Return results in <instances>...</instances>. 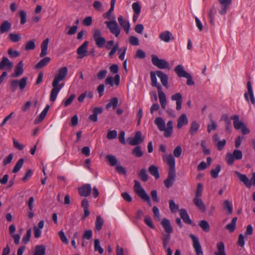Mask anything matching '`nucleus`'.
<instances>
[{
  "instance_id": "f257e3e1",
  "label": "nucleus",
  "mask_w": 255,
  "mask_h": 255,
  "mask_svg": "<svg viewBox=\"0 0 255 255\" xmlns=\"http://www.w3.org/2000/svg\"><path fill=\"white\" fill-rule=\"evenodd\" d=\"M67 73V68L63 67L60 68L56 74L52 83V89L50 95V101L51 102H54L56 101L58 93L64 86L63 84L59 85V83L65 79Z\"/></svg>"
},
{
  "instance_id": "f03ea898",
  "label": "nucleus",
  "mask_w": 255,
  "mask_h": 255,
  "mask_svg": "<svg viewBox=\"0 0 255 255\" xmlns=\"http://www.w3.org/2000/svg\"><path fill=\"white\" fill-rule=\"evenodd\" d=\"M155 124L157 126L158 129L160 131H164V136L166 137H169L173 133V122L169 121L165 126V123L161 117H157L154 121Z\"/></svg>"
},
{
  "instance_id": "7ed1b4c3",
  "label": "nucleus",
  "mask_w": 255,
  "mask_h": 255,
  "mask_svg": "<svg viewBox=\"0 0 255 255\" xmlns=\"http://www.w3.org/2000/svg\"><path fill=\"white\" fill-rule=\"evenodd\" d=\"M134 185L133 190L135 193L144 201L147 203L149 206H151V203L149 195L146 193L144 189L141 186L140 183L137 180L134 181Z\"/></svg>"
},
{
  "instance_id": "20e7f679",
  "label": "nucleus",
  "mask_w": 255,
  "mask_h": 255,
  "mask_svg": "<svg viewBox=\"0 0 255 255\" xmlns=\"http://www.w3.org/2000/svg\"><path fill=\"white\" fill-rule=\"evenodd\" d=\"M28 78L26 77H23L19 80H13L10 82V89L12 92H14L19 88L20 90H23L27 85Z\"/></svg>"
},
{
  "instance_id": "39448f33",
  "label": "nucleus",
  "mask_w": 255,
  "mask_h": 255,
  "mask_svg": "<svg viewBox=\"0 0 255 255\" xmlns=\"http://www.w3.org/2000/svg\"><path fill=\"white\" fill-rule=\"evenodd\" d=\"M104 23L112 34H114L116 37H119L121 33V29L115 17H113V20L106 21Z\"/></svg>"
},
{
  "instance_id": "423d86ee",
  "label": "nucleus",
  "mask_w": 255,
  "mask_h": 255,
  "mask_svg": "<svg viewBox=\"0 0 255 255\" xmlns=\"http://www.w3.org/2000/svg\"><path fill=\"white\" fill-rule=\"evenodd\" d=\"M93 37L97 46L99 48H103L106 43V40L102 36L101 31L96 28L93 29Z\"/></svg>"
},
{
  "instance_id": "0eeeda50",
  "label": "nucleus",
  "mask_w": 255,
  "mask_h": 255,
  "mask_svg": "<svg viewBox=\"0 0 255 255\" xmlns=\"http://www.w3.org/2000/svg\"><path fill=\"white\" fill-rule=\"evenodd\" d=\"M243 157V152L241 150H234L232 153H229L227 154L226 160L229 165H232L235 160L241 159Z\"/></svg>"
},
{
  "instance_id": "6e6552de",
  "label": "nucleus",
  "mask_w": 255,
  "mask_h": 255,
  "mask_svg": "<svg viewBox=\"0 0 255 255\" xmlns=\"http://www.w3.org/2000/svg\"><path fill=\"white\" fill-rule=\"evenodd\" d=\"M151 61L152 64L159 69L167 68L170 69L168 63L164 59H159L156 55H151Z\"/></svg>"
},
{
  "instance_id": "1a4fd4ad",
  "label": "nucleus",
  "mask_w": 255,
  "mask_h": 255,
  "mask_svg": "<svg viewBox=\"0 0 255 255\" xmlns=\"http://www.w3.org/2000/svg\"><path fill=\"white\" fill-rule=\"evenodd\" d=\"M162 159L164 162H166L169 165V171H175V160L171 154L163 155Z\"/></svg>"
},
{
  "instance_id": "9d476101",
  "label": "nucleus",
  "mask_w": 255,
  "mask_h": 255,
  "mask_svg": "<svg viewBox=\"0 0 255 255\" xmlns=\"http://www.w3.org/2000/svg\"><path fill=\"white\" fill-rule=\"evenodd\" d=\"M189 236L192 240L193 247L195 250L196 255H203L201 246L199 243L198 239L193 234H190Z\"/></svg>"
},
{
  "instance_id": "9b49d317",
  "label": "nucleus",
  "mask_w": 255,
  "mask_h": 255,
  "mask_svg": "<svg viewBox=\"0 0 255 255\" xmlns=\"http://www.w3.org/2000/svg\"><path fill=\"white\" fill-rule=\"evenodd\" d=\"M128 143L131 145H136L142 142L143 139L141 136V132L140 131L136 132L133 137L128 138Z\"/></svg>"
},
{
  "instance_id": "f8f14e48",
  "label": "nucleus",
  "mask_w": 255,
  "mask_h": 255,
  "mask_svg": "<svg viewBox=\"0 0 255 255\" xmlns=\"http://www.w3.org/2000/svg\"><path fill=\"white\" fill-rule=\"evenodd\" d=\"M175 171H169L167 178L164 181V185L167 188L171 187L175 180Z\"/></svg>"
},
{
  "instance_id": "ddd939ff",
  "label": "nucleus",
  "mask_w": 255,
  "mask_h": 255,
  "mask_svg": "<svg viewBox=\"0 0 255 255\" xmlns=\"http://www.w3.org/2000/svg\"><path fill=\"white\" fill-rule=\"evenodd\" d=\"M221 4V9L219 13L221 15H224L227 13L228 9L232 4V0H218Z\"/></svg>"
},
{
  "instance_id": "4468645a",
  "label": "nucleus",
  "mask_w": 255,
  "mask_h": 255,
  "mask_svg": "<svg viewBox=\"0 0 255 255\" xmlns=\"http://www.w3.org/2000/svg\"><path fill=\"white\" fill-rule=\"evenodd\" d=\"M247 89H248V93H246L244 95L245 98L246 100L249 102V95L250 98L251 102L253 105L255 104V99L253 93V90L252 86V83L250 81H249L247 82Z\"/></svg>"
},
{
  "instance_id": "2eb2a0df",
  "label": "nucleus",
  "mask_w": 255,
  "mask_h": 255,
  "mask_svg": "<svg viewBox=\"0 0 255 255\" xmlns=\"http://www.w3.org/2000/svg\"><path fill=\"white\" fill-rule=\"evenodd\" d=\"M120 25L124 29L127 34H128L130 24L128 20L124 18L122 15H119L118 18Z\"/></svg>"
},
{
  "instance_id": "dca6fc26",
  "label": "nucleus",
  "mask_w": 255,
  "mask_h": 255,
  "mask_svg": "<svg viewBox=\"0 0 255 255\" xmlns=\"http://www.w3.org/2000/svg\"><path fill=\"white\" fill-rule=\"evenodd\" d=\"M91 186L89 184H86L78 189L80 196L84 197L88 196L91 192Z\"/></svg>"
},
{
  "instance_id": "f3484780",
  "label": "nucleus",
  "mask_w": 255,
  "mask_h": 255,
  "mask_svg": "<svg viewBox=\"0 0 255 255\" xmlns=\"http://www.w3.org/2000/svg\"><path fill=\"white\" fill-rule=\"evenodd\" d=\"M159 37L161 41L166 43H168L170 40H173L174 39L172 34L167 30L161 32L159 34Z\"/></svg>"
},
{
  "instance_id": "a211bd4d",
  "label": "nucleus",
  "mask_w": 255,
  "mask_h": 255,
  "mask_svg": "<svg viewBox=\"0 0 255 255\" xmlns=\"http://www.w3.org/2000/svg\"><path fill=\"white\" fill-rule=\"evenodd\" d=\"M13 67V63L6 57H3L0 62V70L6 68L10 70Z\"/></svg>"
},
{
  "instance_id": "6ab92c4d",
  "label": "nucleus",
  "mask_w": 255,
  "mask_h": 255,
  "mask_svg": "<svg viewBox=\"0 0 255 255\" xmlns=\"http://www.w3.org/2000/svg\"><path fill=\"white\" fill-rule=\"evenodd\" d=\"M88 42L85 41L77 50V53L79 55L80 58H82L86 56L87 54V47Z\"/></svg>"
},
{
  "instance_id": "aec40b11",
  "label": "nucleus",
  "mask_w": 255,
  "mask_h": 255,
  "mask_svg": "<svg viewBox=\"0 0 255 255\" xmlns=\"http://www.w3.org/2000/svg\"><path fill=\"white\" fill-rule=\"evenodd\" d=\"M235 174L237 175L238 178H239L240 180L244 183V184L247 187H251L252 185V181L251 179H250L246 175L241 174V173L235 171Z\"/></svg>"
},
{
  "instance_id": "412c9836",
  "label": "nucleus",
  "mask_w": 255,
  "mask_h": 255,
  "mask_svg": "<svg viewBox=\"0 0 255 255\" xmlns=\"http://www.w3.org/2000/svg\"><path fill=\"white\" fill-rule=\"evenodd\" d=\"M120 82V75L117 74L114 78L112 76L108 77L105 80V83L107 85H110L111 87L113 86L114 84L119 85Z\"/></svg>"
},
{
  "instance_id": "4be33fe9",
  "label": "nucleus",
  "mask_w": 255,
  "mask_h": 255,
  "mask_svg": "<svg viewBox=\"0 0 255 255\" xmlns=\"http://www.w3.org/2000/svg\"><path fill=\"white\" fill-rule=\"evenodd\" d=\"M23 63L22 61H19L14 69V73L12 74L13 77L17 78L23 73Z\"/></svg>"
},
{
  "instance_id": "5701e85b",
  "label": "nucleus",
  "mask_w": 255,
  "mask_h": 255,
  "mask_svg": "<svg viewBox=\"0 0 255 255\" xmlns=\"http://www.w3.org/2000/svg\"><path fill=\"white\" fill-rule=\"evenodd\" d=\"M171 99L172 101H176V109L178 111L180 110L181 109L182 103V97L181 94L179 93H176L171 96Z\"/></svg>"
},
{
  "instance_id": "b1692460",
  "label": "nucleus",
  "mask_w": 255,
  "mask_h": 255,
  "mask_svg": "<svg viewBox=\"0 0 255 255\" xmlns=\"http://www.w3.org/2000/svg\"><path fill=\"white\" fill-rule=\"evenodd\" d=\"M156 74L160 79L161 83L163 86L166 87V88H168V76L160 71H156Z\"/></svg>"
},
{
  "instance_id": "393cba45",
  "label": "nucleus",
  "mask_w": 255,
  "mask_h": 255,
  "mask_svg": "<svg viewBox=\"0 0 255 255\" xmlns=\"http://www.w3.org/2000/svg\"><path fill=\"white\" fill-rule=\"evenodd\" d=\"M158 94L161 107L164 109L167 104V100L165 93L162 91V89L160 90V87H158Z\"/></svg>"
},
{
  "instance_id": "a878e982",
  "label": "nucleus",
  "mask_w": 255,
  "mask_h": 255,
  "mask_svg": "<svg viewBox=\"0 0 255 255\" xmlns=\"http://www.w3.org/2000/svg\"><path fill=\"white\" fill-rule=\"evenodd\" d=\"M174 71L177 75V76L181 77H187V76L189 74L186 71L184 70V67L181 65H177L174 69Z\"/></svg>"
},
{
  "instance_id": "bb28decb",
  "label": "nucleus",
  "mask_w": 255,
  "mask_h": 255,
  "mask_svg": "<svg viewBox=\"0 0 255 255\" xmlns=\"http://www.w3.org/2000/svg\"><path fill=\"white\" fill-rule=\"evenodd\" d=\"M177 122V128L178 129L181 128L184 125H187L188 120L186 114H182L178 119Z\"/></svg>"
},
{
  "instance_id": "cd10ccee",
  "label": "nucleus",
  "mask_w": 255,
  "mask_h": 255,
  "mask_svg": "<svg viewBox=\"0 0 255 255\" xmlns=\"http://www.w3.org/2000/svg\"><path fill=\"white\" fill-rule=\"evenodd\" d=\"M49 43V39L46 38L44 39L41 44V53L40 57H43L47 54V49Z\"/></svg>"
},
{
  "instance_id": "c85d7f7f",
  "label": "nucleus",
  "mask_w": 255,
  "mask_h": 255,
  "mask_svg": "<svg viewBox=\"0 0 255 255\" xmlns=\"http://www.w3.org/2000/svg\"><path fill=\"white\" fill-rule=\"evenodd\" d=\"M161 224L166 233L169 234L172 233L173 229L168 219L164 218L161 221Z\"/></svg>"
},
{
  "instance_id": "c756f323",
  "label": "nucleus",
  "mask_w": 255,
  "mask_h": 255,
  "mask_svg": "<svg viewBox=\"0 0 255 255\" xmlns=\"http://www.w3.org/2000/svg\"><path fill=\"white\" fill-rule=\"evenodd\" d=\"M230 118L233 120L234 126L236 129H240L245 125L244 123L239 121V117L238 115H234Z\"/></svg>"
},
{
  "instance_id": "7c9ffc66",
  "label": "nucleus",
  "mask_w": 255,
  "mask_h": 255,
  "mask_svg": "<svg viewBox=\"0 0 255 255\" xmlns=\"http://www.w3.org/2000/svg\"><path fill=\"white\" fill-rule=\"evenodd\" d=\"M193 202L194 204L202 212H205L206 207L202 200L200 198L195 197Z\"/></svg>"
},
{
  "instance_id": "2f4dec72",
  "label": "nucleus",
  "mask_w": 255,
  "mask_h": 255,
  "mask_svg": "<svg viewBox=\"0 0 255 255\" xmlns=\"http://www.w3.org/2000/svg\"><path fill=\"white\" fill-rule=\"evenodd\" d=\"M179 212L181 218L185 223L188 224H191L192 221L190 219L189 215L185 209H181L179 210Z\"/></svg>"
},
{
  "instance_id": "473e14b6",
  "label": "nucleus",
  "mask_w": 255,
  "mask_h": 255,
  "mask_svg": "<svg viewBox=\"0 0 255 255\" xmlns=\"http://www.w3.org/2000/svg\"><path fill=\"white\" fill-rule=\"evenodd\" d=\"M49 106L48 105H47L45 107V108L42 111V112L40 113L39 116L35 119V120L34 121V122L35 124L39 123L43 120V119L45 118V117H46V116L47 115V113L49 110Z\"/></svg>"
},
{
  "instance_id": "72a5a7b5",
  "label": "nucleus",
  "mask_w": 255,
  "mask_h": 255,
  "mask_svg": "<svg viewBox=\"0 0 255 255\" xmlns=\"http://www.w3.org/2000/svg\"><path fill=\"white\" fill-rule=\"evenodd\" d=\"M218 251L214 253L215 255H226L225 251L224 244L221 242L217 244Z\"/></svg>"
},
{
  "instance_id": "f704fd0d",
  "label": "nucleus",
  "mask_w": 255,
  "mask_h": 255,
  "mask_svg": "<svg viewBox=\"0 0 255 255\" xmlns=\"http://www.w3.org/2000/svg\"><path fill=\"white\" fill-rule=\"evenodd\" d=\"M200 128V125L197 122L194 121L192 123L189 129V133L191 135H195Z\"/></svg>"
},
{
  "instance_id": "c9c22d12",
  "label": "nucleus",
  "mask_w": 255,
  "mask_h": 255,
  "mask_svg": "<svg viewBox=\"0 0 255 255\" xmlns=\"http://www.w3.org/2000/svg\"><path fill=\"white\" fill-rule=\"evenodd\" d=\"M148 171L149 172L150 174L151 175L154 176L156 179H158L159 178L158 169L156 166L152 165L149 166L148 168Z\"/></svg>"
},
{
  "instance_id": "e433bc0d",
  "label": "nucleus",
  "mask_w": 255,
  "mask_h": 255,
  "mask_svg": "<svg viewBox=\"0 0 255 255\" xmlns=\"http://www.w3.org/2000/svg\"><path fill=\"white\" fill-rule=\"evenodd\" d=\"M150 77H151V81L152 86L156 87L158 91V87H160V90H161L162 87L160 84L157 83V80L156 77V75L155 74V73L153 72H150Z\"/></svg>"
},
{
  "instance_id": "4c0bfd02",
  "label": "nucleus",
  "mask_w": 255,
  "mask_h": 255,
  "mask_svg": "<svg viewBox=\"0 0 255 255\" xmlns=\"http://www.w3.org/2000/svg\"><path fill=\"white\" fill-rule=\"evenodd\" d=\"M11 23L6 20L2 22L0 27V31L1 33H3L8 31L11 28Z\"/></svg>"
},
{
  "instance_id": "58836bf2",
  "label": "nucleus",
  "mask_w": 255,
  "mask_h": 255,
  "mask_svg": "<svg viewBox=\"0 0 255 255\" xmlns=\"http://www.w3.org/2000/svg\"><path fill=\"white\" fill-rule=\"evenodd\" d=\"M50 61V58L46 57L41 59L36 65L35 68L40 69L46 66Z\"/></svg>"
},
{
  "instance_id": "ea45409f",
  "label": "nucleus",
  "mask_w": 255,
  "mask_h": 255,
  "mask_svg": "<svg viewBox=\"0 0 255 255\" xmlns=\"http://www.w3.org/2000/svg\"><path fill=\"white\" fill-rule=\"evenodd\" d=\"M237 221V217L233 218L231 222L226 226V229L229 230L230 232H233L236 228Z\"/></svg>"
},
{
  "instance_id": "a19ab883",
  "label": "nucleus",
  "mask_w": 255,
  "mask_h": 255,
  "mask_svg": "<svg viewBox=\"0 0 255 255\" xmlns=\"http://www.w3.org/2000/svg\"><path fill=\"white\" fill-rule=\"evenodd\" d=\"M216 14V9L213 6L211 7L208 13V17L209 18V22L210 23L214 25V19Z\"/></svg>"
},
{
  "instance_id": "79ce46f5",
  "label": "nucleus",
  "mask_w": 255,
  "mask_h": 255,
  "mask_svg": "<svg viewBox=\"0 0 255 255\" xmlns=\"http://www.w3.org/2000/svg\"><path fill=\"white\" fill-rule=\"evenodd\" d=\"M106 158L109 164L112 166H115L117 164V162H118L117 159L116 158V157L115 156H114L113 155H111V154L107 155L106 156Z\"/></svg>"
},
{
  "instance_id": "37998d69",
  "label": "nucleus",
  "mask_w": 255,
  "mask_h": 255,
  "mask_svg": "<svg viewBox=\"0 0 255 255\" xmlns=\"http://www.w3.org/2000/svg\"><path fill=\"white\" fill-rule=\"evenodd\" d=\"M45 248L43 245L36 246L35 247L34 255H45Z\"/></svg>"
},
{
  "instance_id": "c03bdc74",
  "label": "nucleus",
  "mask_w": 255,
  "mask_h": 255,
  "mask_svg": "<svg viewBox=\"0 0 255 255\" xmlns=\"http://www.w3.org/2000/svg\"><path fill=\"white\" fill-rule=\"evenodd\" d=\"M118 99L117 98H112L109 103L106 105V108L109 109L113 107L114 109H116L118 104Z\"/></svg>"
},
{
  "instance_id": "a18cd8bd",
  "label": "nucleus",
  "mask_w": 255,
  "mask_h": 255,
  "mask_svg": "<svg viewBox=\"0 0 255 255\" xmlns=\"http://www.w3.org/2000/svg\"><path fill=\"white\" fill-rule=\"evenodd\" d=\"M199 226L201 229L206 232H209L210 231V226L209 223L205 220H202L199 223Z\"/></svg>"
},
{
  "instance_id": "49530a36",
  "label": "nucleus",
  "mask_w": 255,
  "mask_h": 255,
  "mask_svg": "<svg viewBox=\"0 0 255 255\" xmlns=\"http://www.w3.org/2000/svg\"><path fill=\"white\" fill-rule=\"evenodd\" d=\"M94 250L95 252H99L100 254L104 253V249L100 246V242L98 239H95L94 241Z\"/></svg>"
},
{
  "instance_id": "de8ad7c7",
  "label": "nucleus",
  "mask_w": 255,
  "mask_h": 255,
  "mask_svg": "<svg viewBox=\"0 0 255 255\" xmlns=\"http://www.w3.org/2000/svg\"><path fill=\"white\" fill-rule=\"evenodd\" d=\"M221 171V166L217 165L215 168L211 170V175L213 178H216L218 176L219 173Z\"/></svg>"
},
{
  "instance_id": "09e8293b",
  "label": "nucleus",
  "mask_w": 255,
  "mask_h": 255,
  "mask_svg": "<svg viewBox=\"0 0 255 255\" xmlns=\"http://www.w3.org/2000/svg\"><path fill=\"white\" fill-rule=\"evenodd\" d=\"M104 221L100 216H98L95 222V229L99 231L102 229Z\"/></svg>"
},
{
  "instance_id": "8fccbe9b",
  "label": "nucleus",
  "mask_w": 255,
  "mask_h": 255,
  "mask_svg": "<svg viewBox=\"0 0 255 255\" xmlns=\"http://www.w3.org/2000/svg\"><path fill=\"white\" fill-rule=\"evenodd\" d=\"M169 206L170 211L173 213H176L179 209L178 205L173 200H169Z\"/></svg>"
},
{
  "instance_id": "3c124183",
  "label": "nucleus",
  "mask_w": 255,
  "mask_h": 255,
  "mask_svg": "<svg viewBox=\"0 0 255 255\" xmlns=\"http://www.w3.org/2000/svg\"><path fill=\"white\" fill-rule=\"evenodd\" d=\"M8 38L12 42H17L21 39V36L19 34L10 33L8 35Z\"/></svg>"
},
{
  "instance_id": "603ef678",
  "label": "nucleus",
  "mask_w": 255,
  "mask_h": 255,
  "mask_svg": "<svg viewBox=\"0 0 255 255\" xmlns=\"http://www.w3.org/2000/svg\"><path fill=\"white\" fill-rule=\"evenodd\" d=\"M132 153L137 157H141L143 155V152L139 146H135L132 150Z\"/></svg>"
},
{
  "instance_id": "864d4df0",
  "label": "nucleus",
  "mask_w": 255,
  "mask_h": 255,
  "mask_svg": "<svg viewBox=\"0 0 255 255\" xmlns=\"http://www.w3.org/2000/svg\"><path fill=\"white\" fill-rule=\"evenodd\" d=\"M223 207L224 209L228 210V213L231 214L233 211V206L231 202L228 200H225L223 204Z\"/></svg>"
},
{
  "instance_id": "5fc2aeb1",
  "label": "nucleus",
  "mask_w": 255,
  "mask_h": 255,
  "mask_svg": "<svg viewBox=\"0 0 255 255\" xmlns=\"http://www.w3.org/2000/svg\"><path fill=\"white\" fill-rule=\"evenodd\" d=\"M24 162V160L22 158L20 159L16 163L14 168L12 170L13 173L17 172L21 168Z\"/></svg>"
},
{
  "instance_id": "6e6d98bb",
  "label": "nucleus",
  "mask_w": 255,
  "mask_h": 255,
  "mask_svg": "<svg viewBox=\"0 0 255 255\" xmlns=\"http://www.w3.org/2000/svg\"><path fill=\"white\" fill-rule=\"evenodd\" d=\"M138 175L142 181L144 182H146V181H147L148 175L145 169H141Z\"/></svg>"
},
{
  "instance_id": "4d7b16f0",
  "label": "nucleus",
  "mask_w": 255,
  "mask_h": 255,
  "mask_svg": "<svg viewBox=\"0 0 255 255\" xmlns=\"http://www.w3.org/2000/svg\"><path fill=\"white\" fill-rule=\"evenodd\" d=\"M132 8L134 13L140 14L141 11V6L138 2H133L132 4Z\"/></svg>"
},
{
  "instance_id": "13d9d810",
  "label": "nucleus",
  "mask_w": 255,
  "mask_h": 255,
  "mask_svg": "<svg viewBox=\"0 0 255 255\" xmlns=\"http://www.w3.org/2000/svg\"><path fill=\"white\" fill-rule=\"evenodd\" d=\"M210 122L211 124L208 125L207 126V131L208 133H210L212 130H215L217 127V125L214 121L211 119Z\"/></svg>"
},
{
  "instance_id": "bf43d9fd",
  "label": "nucleus",
  "mask_w": 255,
  "mask_h": 255,
  "mask_svg": "<svg viewBox=\"0 0 255 255\" xmlns=\"http://www.w3.org/2000/svg\"><path fill=\"white\" fill-rule=\"evenodd\" d=\"M75 98V94H72L68 99L64 100L63 101L64 106L67 107L69 106Z\"/></svg>"
},
{
  "instance_id": "052dcab7",
  "label": "nucleus",
  "mask_w": 255,
  "mask_h": 255,
  "mask_svg": "<svg viewBox=\"0 0 255 255\" xmlns=\"http://www.w3.org/2000/svg\"><path fill=\"white\" fill-rule=\"evenodd\" d=\"M35 48V44L34 40H30L25 44L26 50H33Z\"/></svg>"
},
{
  "instance_id": "680f3d73",
  "label": "nucleus",
  "mask_w": 255,
  "mask_h": 255,
  "mask_svg": "<svg viewBox=\"0 0 255 255\" xmlns=\"http://www.w3.org/2000/svg\"><path fill=\"white\" fill-rule=\"evenodd\" d=\"M144 223L150 228H155V226L153 224L151 218L149 216H145L144 217Z\"/></svg>"
},
{
  "instance_id": "e2e57ef3",
  "label": "nucleus",
  "mask_w": 255,
  "mask_h": 255,
  "mask_svg": "<svg viewBox=\"0 0 255 255\" xmlns=\"http://www.w3.org/2000/svg\"><path fill=\"white\" fill-rule=\"evenodd\" d=\"M203 185L201 183H198L195 194V197L200 198L202 194Z\"/></svg>"
},
{
  "instance_id": "0e129e2a",
  "label": "nucleus",
  "mask_w": 255,
  "mask_h": 255,
  "mask_svg": "<svg viewBox=\"0 0 255 255\" xmlns=\"http://www.w3.org/2000/svg\"><path fill=\"white\" fill-rule=\"evenodd\" d=\"M162 244L164 249H166L168 244L169 243L170 240V236L169 234L165 235L162 238Z\"/></svg>"
},
{
  "instance_id": "69168bd1",
  "label": "nucleus",
  "mask_w": 255,
  "mask_h": 255,
  "mask_svg": "<svg viewBox=\"0 0 255 255\" xmlns=\"http://www.w3.org/2000/svg\"><path fill=\"white\" fill-rule=\"evenodd\" d=\"M31 229H28L26 232V235L23 237L22 242L24 244H26L29 242V241L30 240V238L31 236Z\"/></svg>"
},
{
  "instance_id": "338daca9",
  "label": "nucleus",
  "mask_w": 255,
  "mask_h": 255,
  "mask_svg": "<svg viewBox=\"0 0 255 255\" xmlns=\"http://www.w3.org/2000/svg\"><path fill=\"white\" fill-rule=\"evenodd\" d=\"M117 136V131L116 130H110L108 132L107 137L109 139L115 138Z\"/></svg>"
},
{
  "instance_id": "774afa93",
  "label": "nucleus",
  "mask_w": 255,
  "mask_h": 255,
  "mask_svg": "<svg viewBox=\"0 0 255 255\" xmlns=\"http://www.w3.org/2000/svg\"><path fill=\"white\" fill-rule=\"evenodd\" d=\"M182 153V148L180 146H177L173 151V155L175 157H179Z\"/></svg>"
}]
</instances>
